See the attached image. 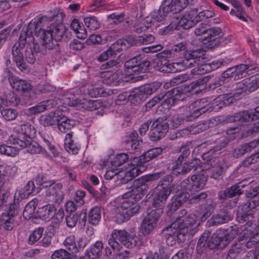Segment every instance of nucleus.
I'll return each mask as SVG.
<instances>
[{"mask_svg": "<svg viewBox=\"0 0 259 259\" xmlns=\"http://www.w3.org/2000/svg\"><path fill=\"white\" fill-rule=\"evenodd\" d=\"M161 215V210H151L148 213L143 220L141 226V231L144 235L150 234L154 229L157 221Z\"/></svg>", "mask_w": 259, "mask_h": 259, "instance_id": "16", "label": "nucleus"}, {"mask_svg": "<svg viewBox=\"0 0 259 259\" xmlns=\"http://www.w3.org/2000/svg\"><path fill=\"white\" fill-rule=\"evenodd\" d=\"M221 31L219 27L208 28L205 35L202 38L203 43H210L209 45L213 47L219 46L223 42V38L220 36Z\"/></svg>", "mask_w": 259, "mask_h": 259, "instance_id": "19", "label": "nucleus"}, {"mask_svg": "<svg viewBox=\"0 0 259 259\" xmlns=\"http://www.w3.org/2000/svg\"><path fill=\"white\" fill-rule=\"evenodd\" d=\"M189 0H171L169 4L167 1L169 12L176 14L185 9L189 4Z\"/></svg>", "mask_w": 259, "mask_h": 259, "instance_id": "34", "label": "nucleus"}, {"mask_svg": "<svg viewBox=\"0 0 259 259\" xmlns=\"http://www.w3.org/2000/svg\"><path fill=\"white\" fill-rule=\"evenodd\" d=\"M39 213L41 218L46 221H49L54 217L56 208L53 205H47L40 209Z\"/></svg>", "mask_w": 259, "mask_h": 259, "instance_id": "39", "label": "nucleus"}, {"mask_svg": "<svg viewBox=\"0 0 259 259\" xmlns=\"http://www.w3.org/2000/svg\"><path fill=\"white\" fill-rule=\"evenodd\" d=\"M169 126L165 117H159L154 120L150 128L149 137L152 141H157L164 137L168 132Z\"/></svg>", "mask_w": 259, "mask_h": 259, "instance_id": "11", "label": "nucleus"}, {"mask_svg": "<svg viewBox=\"0 0 259 259\" xmlns=\"http://www.w3.org/2000/svg\"><path fill=\"white\" fill-rule=\"evenodd\" d=\"M103 247L101 241H97L88 251L89 259H97L101 255V252Z\"/></svg>", "mask_w": 259, "mask_h": 259, "instance_id": "41", "label": "nucleus"}, {"mask_svg": "<svg viewBox=\"0 0 259 259\" xmlns=\"http://www.w3.org/2000/svg\"><path fill=\"white\" fill-rule=\"evenodd\" d=\"M253 217L252 214L243 211V208L238 209L236 212V220L239 223H248L252 221Z\"/></svg>", "mask_w": 259, "mask_h": 259, "instance_id": "54", "label": "nucleus"}, {"mask_svg": "<svg viewBox=\"0 0 259 259\" xmlns=\"http://www.w3.org/2000/svg\"><path fill=\"white\" fill-rule=\"evenodd\" d=\"M233 218V215L231 209H221L218 214H214L208 222L212 226H217L228 223L231 221Z\"/></svg>", "mask_w": 259, "mask_h": 259, "instance_id": "23", "label": "nucleus"}, {"mask_svg": "<svg viewBox=\"0 0 259 259\" xmlns=\"http://www.w3.org/2000/svg\"><path fill=\"white\" fill-rule=\"evenodd\" d=\"M162 176L161 172L154 173L143 176L134 181L132 189L128 192L131 193L134 196L133 197L141 199L143 195V193L147 191L148 186L147 183L148 182L158 180Z\"/></svg>", "mask_w": 259, "mask_h": 259, "instance_id": "8", "label": "nucleus"}, {"mask_svg": "<svg viewBox=\"0 0 259 259\" xmlns=\"http://www.w3.org/2000/svg\"><path fill=\"white\" fill-rule=\"evenodd\" d=\"M259 70L258 67L252 64H240L229 68L223 73L224 78H233L234 80H238L248 75H252Z\"/></svg>", "mask_w": 259, "mask_h": 259, "instance_id": "9", "label": "nucleus"}, {"mask_svg": "<svg viewBox=\"0 0 259 259\" xmlns=\"http://www.w3.org/2000/svg\"><path fill=\"white\" fill-rule=\"evenodd\" d=\"M189 108H196V109L191 113V115H193L194 119H195L201 114L211 109V107L208 103L207 100L203 98L193 102L190 105Z\"/></svg>", "mask_w": 259, "mask_h": 259, "instance_id": "22", "label": "nucleus"}, {"mask_svg": "<svg viewBox=\"0 0 259 259\" xmlns=\"http://www.w3.org/2000/svg\"><path fill=\"white\" fill-rule=\"evenodd\" d=\"M84 22L85 26L91 30H97L100 27L99 22L95 16L85 18Z\"/></svg>", "mask_w": 259, "mask_h": 259, "instance_id": "57", "label": "nucleus"}, {"mask_svg": "<svg viewBox=\"0 0 259 259\" xmlns=\"http://www.w3.org/2000/svg\"><path fill=\"white\" fill-rule=\"evenodd\" d=\"M63 185L61 183L55 184L47 190L46 195L48 200L52 202L60 203L64 199V194L62 191Z\"/></svg>", "mask_w": 259, "mask_h": 259, "instance_id": "21", "label": "nucleus"}, {"mask_svg": "<svg viewBox=\"0 0 259 259\" xmlns=\"http://www.w3.org/2000/svg\"><path fill=\"white\" fill-rule=\"evenodd\" d=\"M162 152V149L160 147H156L149 150L144 155L147 162L160 155Z\"/></svg>", "mask_w": 259, "mask_h": 259, "instance_id": "59", "label": "nucleus"}, {"mask_svg": "<svg viewBox=\"0 0 259 259\" xmlns=\"http://www.w3.org/2000/svg\"><path fill=\"white\" fill-rule=\"evenodd\" d=\"M190 194L185 191L177 192L172 198L171 202L167 205L168 210L170 211H175L182 204L190 198Z\"/></svg>", "mask_w": 259, "mask_h": 259, "instance_id": "24", "label": "nucleus"}, {"mask_svg": "<svg viewBox=\"0 0 259 259\" xmlns=\"http://www.w3.org/2000/svg\"><path fill=\"white\" fill-rule=\"evenodd\" d=\"M98 101L97 100H91L87 99L80 100L77 103L78 106L88 110H95L99 107Z\"/></svg>", "mask_w": 259, "mask_h": 259, "instance_id": "44", "label": "nucleus"}, {"mask_svg": "<svg viewBox=\"0 0 259 259\" xmlns=\"http://www.w3.org/2000/svg\"><path fill=\"white\" fill-rule=\"evenodd\" d=\"M238 234V230L236 227L234 228L231 227V229L229 232H227L225 234L221 233V236L222 237V247H226L228 244L233 240L236 235Z\"/></svg>", "mask_w": 259, "mask_h": 259, "instance_id": "49", "label": "nucleus"}, {"mask_svg": "<svg viewBox=\"0 0 259 259\" xmlns=\"http://www.w3.org/2000/svg\"><path fill=\"white\" fill-rule=\"evenodd\" d=\"M175 223H179L177 228L179 230H186L187 234L189 232L191 235H193L197 232L200 225V222L197 220V216L193 214L186 217L182 221L181 219H179Z\"/></svg>", "mask_w": 259, "mask_h": 259, "instance_id": "15", "label": "nucleus"}, {"mask_svg": "<svg viewBox=\"0 0 259 259\" xmlns=\"http://www.w3.org/2000/svg\"><path fill=\"white\" fill-rule=\"evenodd\" d=\"M20 211V205L19 199H14V202L11 203L7 211L9 217H14L17 215Z\"/></svg>", "mask_w": 259, "mask_h": 259, "instance_id": "60", "label": "nucleus"}, {"mask_svg": "<svg viewBox=\"0 0 259 259\" xmlns=\"http://www.w3.org/2000/svg\"><path fill=\"white\" fill-rule=\"evenodd\" d=\"M130 161L132 168L140 169V168L143 167L144 168V171H145L147 168V166L145 165V163L147 161H146L144 154L139 157L131 158Z\"/></svg>", "mask_w": 259, "mask_h": 259, "instance_id": "46", "label": "nucleus"}, {"mask_svg": "<svg viewBox=\"0 0 259 259\" xmlns=\"http://www.w3.org/2000/svg\"><path fill=\"white\" fill-rule=\"evenodd\" d=\"M161 83L160 82H154L151 83L146 84L142 86H141V88L142 90V92H143L146 97L148 95H150L153 93H155L161 86Z\"/></svg>", "mask_w": 259, "mask_h": 259, "instance_id": "53", "label": "nucleus"}, {"mask_svg": "<svg viewBox=\"0 0 259 259\" xmlns=\"http://www.w3.org/2000/svg\"><path fill=\"white\" fill-rule=\"evenodd\" d=\"M132 196L134 195L129 192L123 194V197L125 200L117 208L115 215V221L117 223L121 224L127 221L139 211L140 206L137 202L140 199H136Z\"/></svg>", "mask_w": 259, "mask_h": 259, "instance_id": "5", "label": "nucleus"}, {"mask_svg": "<svg viewBox=\"0 0 259 259\" xmlns=\"http://www.w3.org/2000/svg\"><path fill=\"white\" fill-rule=\"evenodd\" d=\"M172 178L170 175H167L162 178L159 182L153 193L152 206L156 208L153 210H161L164 207L167 199L174 189V185L172 184Z\"/></svg>", "mask_w": 259, "mask_h": 259, "instance_id": "3", "label": "nucleus"}, {"mask_svg": "<svg viewBox=\"0 0 259 259\" xmlns=\"http://www.w3.org/2000/svg\"><path fill=\"white\" fill-rule=\"evenodd\" d=\"M178 226L179 223H173L169 227L166 228V230L168 231V237L166 240L168 245L172 246L176 244V241L183 242L186 240L187 230H179L177 228Z\"/></svg>", "mask_w": 259, "mask_h": 259, "instance_id": "13", "label": "nucleus"}, {"mask_svg": "<svg viewBox=\"0 0 259 259\" xmlns=\"http://www.w3.org/2000/svg\"><path fill=\"white\" fill-rule=\"evenodd\" d=\"M144 171V168L143 167L140 168V169H135L131 167L127 170L120 171L117 175V179H120L122 183H126Z\"/></svg>", "mask_w": 259, "mask_h": 259, "instance_id": "27", "label": "nucleus"}, {"mask_svg": "<svg viewBox=\"0 0 259 259\" xmlns=\"http://www.w3.org/2000/svg\"><path fill=\"white\" fill-rule=\"evenodd\" d=\"M58 128L59 130L63 133H66L71 130L75 124L73 120L68 118L65 116L59 115L57 121Z\"/></svg>", "mask_w": 259, "mask_h": 259, "instance_id": "31", "label": "nucleus"}, {"mask_svg": "<svg viewBox=\"0 0 259 259\" xmlns=\"http://www.w3.org/2000/svg\"><path fill=\"white\" fill-rule=\"evenodd\" d=\"M101 209L99 207H94L89 212V222L92 225H97L101 220Z\"/></svg>", "mask_w": 259, "mask_h": 259, "instance_id": "45", "label": "nucleus"}, {"mask_svg": "<svg viewBox=\"0 0 259 259\" xmlns=\"http://www.w3.org/2000/svg\"><path fill=\"white\" fill-rule=\"evenodd\" d=\"M246 196L249 199L248 207L250 209L259 205V187L257 186L247 192Z\"/></svg>", "mask_w": 259, "mask_h": 259, "instance_id": "35", "label": "nucleus"}, {"mask_svg": "<svg viewBox=\"0 0 259 259\" xmlns=\"http://www.w3.org/2000/svg\"><path fill=\"white\" fill-rule=\"evenodd\" d=\"M76 257L73 253L63 249L55 251L51 255L52 259H76Z\"/></svg>", "mask_w": 259, "mask_h": 259, "instance_id": "51", "label": "nucleus"}, {"mask_svg": "<svg viewBox=\"0 0 259 259\" xmlns=\"http://www.w3.org/2000/svg\"><path fill=\"white\" fill-rule=\"evenodd\" d=\"M5 74L13 89L24 93L25 95L23 97L26 99H28V100L33 99L34 95L31 92L32 86L28 82L13 75L9 69H6Z\"/></svg>", "mask_w": 259, "mask_h": 259, "instance_id": "10", "label": "nucleus"}, {"mask_svg": "<svg viewBox=\"0 0 259 259\" xmlns=\"http://www.w3.org/2000/svg\"><path fill=\"white\" fill-rule=\"evenodd\" d=\"M37 204V199H33L27 204L23 212V216L25 220H29L36 217L35 210Z\"/></svg>", "mask_w": 259, "mask_h": 259, "instance_id": "33", "label": "nucleus"}, {"mask_svg": "<svg viewBox=\"0 0 259 259\" xmlns=\"http://www.w3.org/2000/svg\"><path fill=\"white\" fill-rule=\"evenodd\" d=\"M21 36V32L20 33L19 39L18 40V45H15L13 46L12 50V54L13 55V60L15 63L17 67L23 72H26L28 71V68L24 59L23 53L21 50V48H23L26 46L25 50V59L28 63L33 64L35 62L36 58L39 55H41L40 52H35L34 49L31 47V53L29 55L27 51L28 46V42L21 44L20 41Z\"/></svg>", "mask_w": 259, "mask_h": 259, "instance_id": "4", "label": "nucleus"}, {"mask_svg": "<svg viewBox=\"0 0 259 259\" xmlns=\"http://www.w3.org/2000/svg\"><path fill=\"white\" fill-rule=\"evenodd\" d=\"M204 55L203 49H197L187 51L184 55V59L182 61L183 65L186 68L195 67L198 65V62Z\"/></svg>", "mask_w": 259, "mask_h": 259, "instance_id": "17", "label": "nucleus"}, {"mask_svg": "<svg viewBox=\"0 0 259 259\" xmlns=\"http://www.w3.org/2000/svg\"><path fill=\"white\" fill-rule=\"evenodd\" d=\"M171 253V249L169 247L159 244V250L157 253L160 259H168Z\"/></svg>", "mask_w": 259, "mask_h": 259, "instance_id": "61", "label": "nucleus"}, {"mask_svg": "<svg viewBox=\"0 0 259 259\" xmlns=\"http://www.w3.org/2000/svg\"><path fill=\"white\" fill-rule=\"evenodd\" d=\"M165 98L164 94L163 93L154 97L143 106V111L144 112L148 111L152 107H153L157 103L162 101V100H164V101H165L166 100H165Z\"/></svg>", "mask_w": 259, "mask_h": 259, "instance_id": "55", "label": "nucleus"}, {"mask_svg": "<svg viewBox=\"0 0 259 259\" xmlns=\"http://www.w3.org/2000/svg\"><path fill=\"white\" fill-rule=\"evenodd\" d=\"M210 233L209 231L204 232L199 238L196 248L197 250L203 252L208 248L209 249L220 248L223 249L225 247H222V237L221 233H215L209 237Z\"/></svg>", "mask_w": 259, "mask_h": 259, "instance_id": "7", "label": "nucleus"}, {"mask_svg": "<svg viewBox=\"0 0 259 259\" xmlns=\"http://www.w3.org/2000/svg\"><path fill=\"white\" fill-rule=\"evenodd\" d=\"M52 20V18L47 16L35 18L28 23L26 28L24 27L21 30L20 41L22 45L28 42L27 51L29 55L31 53V47L34 49V47H35V45H33L39 44L35 40L33 34L39 36L40 41L42 33L45 31H49V29L51 28L49 25Z\"/></svg>", "mask_w": 259, "mask_h": 259, "instance_id": "1", "label": "nucleus"}, {"mask_svg": "<svg viewBox=\"0 0 259 259\" xmlns=\"http://www.w3.org/2000/svg\"><path fill=\"white\" fill-rule=\"evenodd\" d=\"M165 99L169 104H175L179 101H183L186 98V95L179 88H174L164 94Z\"/></svg>", "mask_w": 259, "mask_h": 259, "instance_id": "28", "label": "nucleus"}, {"mask_svg": "<svg viewBox=\"0 0 259 259\" xmlns=\"http://www.w3.org/2000/svg\"><path fill=\"white\" fill-rule=\"evenodd\" d=\"M66 30L65 26L61 23L53 29L50 28L49 31L43 32L41 35L40 44L35 45V52H40L41 55H46L48 50H54L56 52H59L61 48L58 41L62 39Z\"/></svg>", "mask_w": 259, "mask_h": 259, "instance_id": "2", "label": "nucleus"}, {"mask_svg": "<svg viewBox=\"0 0 259 259\" xmlns=\"http://www.w3.org/2000/svg\"><path fill=\"white\" fill-rule=\"evenodd\" d=\"M169 12L167 1H164L154 16V19L158 22H161L164 20Z\"/></svg>", "mask_w": 259, "mask_h": 259, "instance_id": "50", "label": "nucleus"}, {"mask_svg": "<svg viewBox=\"0 0 259 259\" xmlns=\"http://www.w3.org/2000/svg\"><path fill=\"white\" fill-rule=\"evenodd\" d=\"M72 135L68 133L66 135L65 140V148L68 152H71L73 154L78 153L79 148L74 143L72 139Z\"/></svg>", "mask_w": 259, "mask_h": 259, "instance_id": "47", "label": "nucleus"}, {"mask_svg": "<svg viewBox=\"0 0 259 259\" xmlns=\"http://www.w3.org/2000/svg\"><path fill=\"white\" fill-rule=\"evenodd\" d=\"M252 112L243 111L235 114L230 120L234 121L248 122L255 120Z\"/></svg>", "mask_w": 259, "mask_h": 259, "instance_id": "43", "label": "nucleus"}, {"mask_svg": "<svg viewBox=\"0 0 259 259\" xmlns=\"http://www.w3.org/2000/svg\"><path fill=\"white\" fill-rule=\"evenodd\" d=\"M191 197L189 199V203H199L203 202L207 197V194L206 192H201L199 194H195V193H191Z\"/></svg>", "mask_w": 259, "mask_h": 259, "instance_id": "63", "label": "nucleus"}, {"mask_svg": "<svg viewBox=\"0 0 259 259\" xmlns=\"http://www.w3.org/2000/svg\"><path fill=\"white\" fill-rule=\"evenodd\" d=\"M155 40V37L150 34H144L137 38V45H147L153 43Z\"/></svg>", "mask_w": 259, "mask_h": 259, "instance_id": "58", "label": "nucleus"}, {"mask_svg": "<svg viewBox=\"0 0 259 259\" xmlns=\"http://www.w3.org/2000/svg\"><path fill=\"white\" fill-rule=\"evenodd\" d=\"M100 76L103 78L102 81L104 83L111 85L116 82L117 79V74L113 73L111 71H105L100 72Z\"/></svg>", "mask_w": 259, "mask_h": 259, "instance_id": "48", "label": "nucleus"}, {"mask_svg": "<svg viewBox=\"0 0 259 259\" xmlns=\"http://www.w3.org/2000/svg\"><path fill=\"white\" fill-rule=\"evenodd\" d=\"M59 111H55L48 115H42L40 118L41 124L46 126L55 124L57 121L59 115Z\"/></svg>", "mask_w": 259, "mask_h": 259, "instance_id": "38", "label": "nucleus"}, {"mask_svg": "<svg viewBox=\"0 0 259 259\" xmlns=\"http://www.w3.org/2000/svg\"><path fill=\"white\" fill-rule=\"evenodd\" d=\"M242 194L240 186L238 185H233L225 190L220 191L219 193V197L221 199H226L227 198H232L236 195H239Z\"/></svg>", "mask_w": 259, "mask_h": 259, "instance_id": "32", "label": "nucleus"}, {"mask_svg": "<svg viewBox=\"0 0 259 259\" xmlns=\"http://www.w3.org/2000/svg\"><path fill=\"white\" fill-rule=\"evenodd\" d=\"M214 150H210L208 152L205 153L202 155V158L207 160V164L212 167L217 166L220 162V159L218 157H211V155L214 152Z\"/></svg>", "mask_w": 259, "mask_h": 259, "instance_id": "56", "label": "nucleus"}, {"mask_svg": "<svg viewBox=\"0 0 259 259\" xmlns=\"http://www.w3.org/2000/svg\"><path fill=\"white\" fill-rule=\"evenodd\" d=\"M194 120L193 115H191V114L189 115L176 114L171 117L170 122L172 123L174 127H177L182 123L192 121Z\"/></svg>", "mask_w": 259, "mask_h": 259, "instance_id": "37", "label": "nucleus"}, {"mask_svg": "<svg viewBox=\"0 0 259 259\" xmlns=\"http://www.w3.org/2000/svg\"><path fill=\"white\" fill-rule=\"evenodd\" d=\"M151 63L143 59L141 55L136 56L126 61L124 63L126 68L131 69V71L136 73L145 72L148 70Z\"/></svg>", "mask_w": 259, "mask_h": 259, "instance_id": "14", "label": "nucleus"}, {"mask_svg": "<svg viewBox=\"0 0 259 259\" xmlns=\"http://www.w3.org/2000/svg\"><path fill=\"white\" fill-rule=\"evenodd\" d=\"M259 88V77L251 81L245 79L239 82L237 85L236 91L234 95L241 94L242 93H250L253 92Z\"/></svg>", "mask_w": 259, "mask_h": 259, "instance_id": "20", "label": "nucleus"}, {"mask_svg": "<svg viewBox=\"0 0 259 259\" xmlns=\"http://www.w3.org/2000/svg\"><path fill=\"white\" fill-rule=\"evenodd\" d=\"M9 142H10L9 141ZM13 146H8V144L0 145V153L9 156L14 157L19 152L20 149L18 145H15L11 143Z\"/></svg>", "mask_w": 259, "mask_h": 259, "instance_id": "40", "label": "nucleus"}, {"mask_svg": "<svg viewBox=\"0 0 259 259\" xmlns=\"http://www.w3.org/2000/svg\"><path fill=\"white\" fill-rule=\"evenodd\" d=\"M191 181V193H196L204 188L207 181V178L204 173H201L192 175Z\"/></svg>", "mask_w": 259, "mask_h": 259, "instance_id": "26", "label": "nucleus"}, {"mask_svg": "<svg viewBox=\"0 0 259 259\" xmlns=\"http://www.w3.org/2000/svg\"><path fill=\"white\" fill-rule=\"evenodd\" d=\"M138 243L136 235L130 234L125 230L114 229L111 232L108 244L113 251H119L121 245L133 248Z\"/></svg>", "mask_w": 259, "mask_h": 259, "instance_id": "6", "label": "nucleus"}, {"mask_svg": "<svg viewBox=\"0 0 259 259\" xmlns=\"http://www.w3.org/2000/svg\"><path fill=\"white\" fill-rule=\"evenodd\" d=\"M14 130L17 133L24 136L22 140L33 138L36 134V130L34 126L28 122H24L18 125Z\"/></svg>", "mask_w": 259, "mask_h": 259, "instance_id": "25", "label": "nucleus"}, {"mask_svg": "<svg viewBox=\"0 0 259 259\" xmlns=\"http://www.w3.org/2000/svg\"><path fill=\"white\" fill-rule=\"evenodd\" d=\"M6 101L10 104V105L13 106H19L26 105L29 103L28 99L24 97L19 98V96L13 92H10L6 96Z\"/></svg>", "mask_w": 259, "mask_h": 259, "instance_id": "30", "label": "nucleus"}, {"mask_svg": "<svg viewBox=\"0 0 259 259\" xmlns=\"http://www.w3.org/2000/svg\"><path fill=\"white\" fill-rule=\"evenodd\" d=\"M198 162L199 161L197 159H193L190 161L183 162L180 165L174 164L171 174L176 176L185 175L193 169L196 170L199 165Z\"/></svg>", "mask_w": 259, "mask_h": 259, "instance_id": "18", "label": "nucleus"}, {"mask_svg": "<svg viewBox=\"0 0 259 259\" xmlns=\"http://www.w3.org/2000/svg\"><path fill=\"white\" fill-rule=\"evenodd\" d=\"M9 141L15 145H18L20 149L26 148L27 151L31 154L39 153L43 151V149L38 143L33 141L32 138L22 140L15 136L12 135L9 137Z\"/></svg>", "mask_w": 259, "mask_h": 259, "instance_id": "12", "label": "nucleus"}, {"mask_svg": "<svg viewBox=\"0 0 259 259\" xmlns=\"http://www.w3.org/2000/svg\"><path fill=\"white\" fill-rule=\"evenodd\" d=\"M57 103L55 100H48L40 102L37 105L28 109L29 114H36L49 110L56 106Z\"/></svg>", "mask_w": 259, "mask_h": 259, "instance_id": "29", "label": "nucleus"}, {"mask_svg": "<svg viewBox=\"0 0 259 259\" xmlns=\"http://www.w3.org/2000/svg\"><path fill=\"white\" fill-rule=\"evenodd\" d=\"M209 79V76H205L194 81L188 85L187 91H192L195 90L194 92L197 93L199 90H201L200 86L203 85L204 83H207Z\"/></svg>", "mask_w": 259, "mask_h": 259, "instance_id": "52", "label": "nucleus"}, {"mask_svg": "<svg viewBox=\"0 0 259 259\" xmlns=\"http://www.w3.org/2000/svg\"><path fill=\"white\" fill-rule=\"evenodd\" d=\"M141 87L134 89L131 94V102L133 104H138L144 101L146 98V96Z\"/></svg>", "mask_w": 259, "mask_h": 259, "instance_id": "42", "label": "nucleus"}, {"mask_svg": "<svg viewBox=\"0 0 259 259\" xmlns=\"http://www.w3.org/2000/svg\"><path fill=\"white\" fill-rule=\"evenodd\" d=\"M244 247L245 244L240 241L234 243L228 251L226 259H236Z\"/></svg>", "mask_w": 259, "mask_h": 259, "instance_id": "36", "label": "nucleus"}, {"mask_svg": "<svg viewBox=\"0 0 259 259\" xmlns=\"http://www.w3.org/2000/svg\"><path fill=\"white\" fill-rule=\"evenodd\" d=\"M1 114L7 120L10 121L15 119L18 116L17 111L13 109H3Z\"/></svg>", "mask_w": 259, "mask_h": 259, "instance_id": "62", "label": "nucleus"}, {"mask_svg": "<svg viewBox=\"0 0 259 259\" xmlns=\"http://www.w3.org/2000/svg\"><path fill=\"white\" fill-rule=\"evenodd\" d=\"M189 18L188 16L185 14L179 21L178 23L179 26H182L185 29H189L195 26V21H190Z\"/></svg>", "mask_w": 259, "mask_h": 259, "instance_id": "64", "label": "nucleus"}]
</instances>
